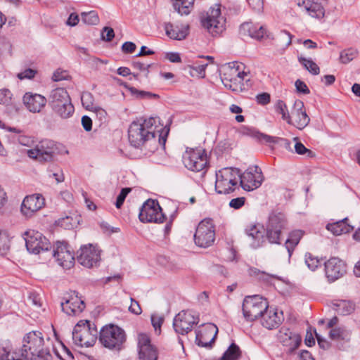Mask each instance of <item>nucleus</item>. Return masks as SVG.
I'll list each match as a JSON object with an SVG mask.
<instances>
[{
	"instance_id": "1",
	"label": "nucleus",
	"mask_w": 360,
	"mask_h": 360,
	"mask_svg": "<svg viewBox=\"0 0 360 360\" xmlns=\"http://www.w3.org/2000/svg\"><path fill=\"white\" fill-rule=\"evenodd\" d=\"M158 117H140L133 121L128 129L130 144L134 148H143L146 155L155 152L158 144L165 146L168 131L163 134V127L159 126Z\"/></svg>"
},
{
	"instance_id": "2",
	"label": "nucleus",
	"mask_w": 360,
	"mask_h": 360,
	"mask_svg": "<svg viewBox=\"0 0 360 360\" xmlns=\"http://www.w3.org/2000/svg\"><path fill=\"white\" fill-rule=\"evenodd\" d=\"M215 191L219 194H229L239 189L240 169L224 167L216 172Z\"/></svg>"
},
{
	"instance_id": "3",
	"label": "nucleus",
	"mask_w": 360,
	"mask_h": 360,
	"mask_svg": "<svg viewBox=\"0 0 360 360\" xmlns=\"http://www.w3.org/2000/svg\"><path fill=\"white\" fill-rule=\"evenodd\" d=\"M126 339L127 336L124 330L114 324L103 326L99 333L101 344L105 348L112 350H121Z\"/></svg>"
},
{
	"instance_id": "4",
	"label": "nucleus",
	"mask_w": 360,
	"mask_h": 360,
	"mask_svg": "<svg viewBox=\"0 0 360 360\" xmlns=\"http://www.w3.org/2000/svg\"><path fill=\"white\" fill-rule=\"evenodd\" d=\"M98 331L96 326L89 321L81 320L75 326L72 331V340L79 347H91L96 341Z\"/></svg>"
},
{
	"instance_id": "5",
	"label": "nucleus",
	"mask_w": 360,
	"mask_h": 360,
	"mask_svg": "<svg viewBox=\"0 0 360 360\" xmlns=\"http://www.w3.org/2000/svg\"><path fill=\"white\" fill-rule=\"evenodd\" d=\"M285 215L281 212L272 213L266 225V238L270 243L280 244L282 231L287 229Z\"/></svg>"
},
{
	"instance_id": "6",
	"label": "nucleus",
	"mask_w": 360,
	"mask_h": 360,
	"mask_svg": "<svg viewBox=\"0 0 360 360\" xmlns=\"http://www.w3.org/2000/svg\"><path fill=\"white\" fill-rule=\"evenodd\" d=\"M268 308L266 300L259 295L246 297L243 303V313L247 321H252L261 317Z\"/></svg>"
},
{
	"instance_id": "7",
	"label": "nucleus",
	"mask_w": 360,
	"mask_h": 360,
	"mask_svg": "<svg viewBox=\"0 0 360 360\" xmlns=\"http://www.w3.org/2000/svg\"><path fill=\"white\" fill-rule=\"evenodd\" d=\"M56 150L57 147L53 141L44 139L39 142L34 148L27 150V155L39 162H49L53 160Z\"/></svg>"
},
{
	"instance_id": "8",
	"label": "nucleus",
	"mask_w": 360,
	"mask_h": 360,
	"mask_svg": "<svg viewBox=\"0 0 360 360\" xmlns=\"http://www.w3.org/2000/svg\"><path fill=\"white\" fill-rule=\"evenodd\" d=\"M44 349V340L41 333L39 331H31L27 333L23 338L20 356L26 358L28 360L30 356L39 353Z\"/></svg>"
},
{
	"instance_id": "9",
	"label": "nucleus",
	"mask_w": 360,
	"mask_h": 360,
	"mask_svg": "<svg viewBox=\"0 0 360 360\" xmlns=\"http://www.w3.org/2000/svg\"><path fill=\"white\" fill-rule=\"evenodd\" d=\"M215 239L214 226L212 220L205 219L201 221L194 234L195 243L200 248L212 245Z\"/></svg>"
},
{
	"instance_id": "10",
	"label": "nucleus",
	"mask_w": 360,
	"mask_h": 360,
	"mask_svg": "<svg viewBox=\"0 0 360 360\" xmlns=\"http://www.w3.org/2000/svg\"><path fill=\"white\" fill-rule=\"evenodd\" d=\"M139 218L143 223H162L166 217L158 200L148 199L142 205Z\"/></svg>"
},
{
	"instance_id": "11",
	"label": "nucleus",
	"mask_w": 360,
	"mask_h": 360,
	"mask_svg": "<svg viewBox=\"0 0 360 360\" xmlns=\"http://www.w3.org/2000/svg\"><path fill=\"white\" fill-rule=\"evenodd\" d=\"M183 162L188 169L198 172L207 167V155L201 148L187 150L183 156Z\"/></svg>"
},
{
	"instance_id": "12",
	"label": "nucleus",
	"mask_w": 360,
	"mask_h": 360,
	"mask_svg": "<svg viewBox=\"0 0 360 360\" xmlns=\"http://www.w3.org/2000/svg\"><path fill=\"white\" fill-rule=\"evenodd\" d=\"M53 257L57 264L65 269L75 264V257L70 245L64 241H57L53 246Z\"/></svg>"
},
{
	"instance_id": "13",
	"label": "nucleus",
	"mask_w": 360,
	"mask_h": 360,
	"mask_svg": "<svg viewBox=\"0 0 360 360\" xmlns=\"http://www.w3.org/2000/svg\"><path fill=\"white\" fill-rule=\"evenodd\" d=\"M27 250L32 254H39L51 248V243L43 234L35 230H28L25 233Z\"/></svg>"
},
{
	"instance_id": "14",
	"label": "nucleus",
	"mask_w": 360,
	"mask_h": 360,
	"mask_svg": "<svg viewBox=\"0 0 360 360\" xmlns=\"http://www.w3.org/2000/svg\"><path fill=\"white\" fill-rule=\"evenodd\" d=\"M240 185L248 191L259 188L263 181L264 176L261 169L257 166L248 168L243 174L240 172Z\"/></svg>"
},
{
	"instance_id": "15",
	"label": "nucleus",
	"mask_w": 360,
	"mask_h": 360,
	"mask_svg": "<svg viewBox=\"0 0 360 360\" xmlns=\"http://www.w3.org/2000/svg\"><path fill=\"white\" fill-rule=\"evenodd\" d=\"M224 22L219 8H210L206 16L201 20L202 26L213 36L219 34L224 30Z\"/></svg>"
},
{
	"instance_id": "16",
	"label": "nucleus",
	"mask_w": 360,
	"mask_h": 360,
	"mask_svg": "<svg viewBox=\"0 0 360 360\" xmlns=\"http://www.w3.org/2000/svg\"><path fill=\"white\" fill-rule=\"evenodd\" d=\"M199 322L198 316L191 311H181L174 319L173 327L178 334L185 335L192 330Z\"/></svg>"
},
{
	"instance_id": "17",
	"label": "nucleus",
	"mask_w": 360,
	"mask_h": 360,
	"mask_svg": "<svg viewBox=\"0 0 360 360\" xmlns=\"http://www.w3.org/2000/svg\"><path fill=\"white\" fill-rule=\"evenodd\" d=\"M77 259L86 268L97 266L101 260L100 251L91 244L84 245L78 250Z\"/></svg>"
},
{
	"instance_id": "18",
	"label": "nucleus",
	"mask_w": 360,
	"mask_h": 360,
	"mask_svg": "<svg viewBox=\"0 0 360 360\" xmlns=\"http://www.w3.org/2000/svg\"><path fill=\"white\" fill-rule=\"evenodd\" d=\"M277 338L288 354H292L295 351L302 342L301 336L287 328H281L278 333Z\"/></svg>"
},
{
	"instance_id": "19",
	"label": "nucleus",
	"mask_w": 360,
	"mask_h": 360,
	"mask_svg": "<svg viewBox=\"0 0 360 360\" xmlns=\"http://www.w3.org/2000/svg\"><path fill=\"white\" fill-rule=\"evenodd\" d=\"M45 205V199L41 194L35 193L27 195L21 204V213L30 217L34 213L41 210Z\"/></svg>"
},
{
	"instance_id": "20",
	"label": "nucleus",
	"mask_w": 360,
	"mask_h": 360,
	"mask_svg": "<svg viewBox=\"0 0 360 360\" xmlns=\"http://www.w3.org/2000/svg\"><path fill=\"white\" fill-rule=\"evenodd\" d=\"M64 300L60 304L62 310L69 316H76L85 308L84 302L75 291L72 292L68 297H64Z\"/></svg>"
},
{
	"instance_id": "21",
	"label": "nucleus",
	"mask_w": 360,
	"mask_h": 360,
	"mask_svg": "<svg viewBox=\"0 0 360 360\" xmlns=\"http://www.w3.org/2000/svg\"><path fill=\"white\" fill-rule=\"evenodd\" d=\"M325 273L328 280L333 282L346 273L345 263L338 257H331L325 263Z\"/></svg>"
},
{
	"instance_id": "22",
	"label": "nucleus",
	"mask_w": 360,
	"mask_h": 360,
	"mask_svg": "<svg viewBox=\"0 0 360 360\" xmlns=\"http://www.w3.org/2000/svg\"><path fill=\"white\" fill-rule=\"evenodd\" d=\"M291 122L298 129H303L309 123L310 119L307 115L304 109V103L300 100H296L294 103L293 108L291 112Z\"/></svg>"
},
{
	"instance_id": "23",
	"label": "nucleus",
	"mask_w": 360,
	"mask_h": 360,
	"mask_svg": "<svg viewBox=\"0 0 360 360\" xmlns=\"http://www.w3.org/2000/svg\"><path fill=\"white\" fill-rule=\"evenodd\" d=\"M247 240L252 249H257L265 243L264 229L260 224H250L245 229Z\"/></svg>"
},
{
	"instance_id": "24",
	"label": "nucleus",
	"mask_w": 360,
	"mask_h": 360,
	"mask_svg": "<svg viewBox=\"0 0 360 360\" xmlns=\"http://www.w3.org/2000/svg\"><path fill=\"white\" fill-rule=\"evenodd\" d=\"M217 333V327L214 324L208 323L202 330L196 333L195 342L200 347H211L214 342Z\"/></svg>"
},
{
	"instance_id": "25",
	"label": "nucleus",
	"mask_w": 360,
	"mask_h": 360,
	"mask_svg": "<svg viewBox=\"0 0 360 360\" xmlns=\"http://www.w3.org/2000/svg\"><path fill=\"white\" fill-rule=\"evenodd\" d=\"M261 318L262 325L269 330L278 328L283 321L282 311H278L275 309L269 307L265 309Z\"/></svg>"
},
{
	"instance_id": "26",
	"label": "nucleus",
	"mask_w": 360,
	"mask_h": 360,
	"mask_svg": "<svg viewBox=\"0 0 360 360\" xmlns=\"http://www.w3.org/2000/svg\"><path fill=\"white\" fill-rule=\"evenodd\" d=\"M0 105L5 107V112L9 116L15 115L20 111V104L15 102L12 92L8 89H0Z\"/></svg>"
},
{
	"instance_id": "27",
	"label": "nucleus",
	"mask_w": 360,
	"mask_h": 360,
	"mask_svg": "<svg viewBox=\"0 0 360 360\" xmlns=\"http://www.w3.org/2000/svg\"><path fill=\"white\" fill-rule=\"evenodd\" d=\"M23 103L32 112H39L46 105V98L38 94L26 93L22 98Z\"/></svg>"
},
{
	"instance_id": "28",
	"label": "nucleus",
	"mask_w": 360,
	"mask_h": 360,
	"mask_svg": "<svg viewBox=\"0 0 360 360\" xmlns=\"http://www.w3.org/2000/svg\"><path fill=\"white\" fill-rule=\"evenodd\" d=\"M240 33L243 36H249L256 39H261L265 36L269 37L266 30L264 26L252 22L243 23L240 27Z\"/></svg>"
},
{
	"instance_id": "29",
	"label": "nucleus",
	"mask_w": 360,
	"mask_h": 360,
	"mask_svg": "<svg viewBox=\"0 0 360 360\" xmlns=\"http://www.w3.org/2000/svg\"><path fill=\"white\" fill-rule=\"evenodd\" d=\"M298 5L303 8L312 18L321 19L325 15V10L320 3L311 1L310 0H303L302 3L299 2Z\"/></svg>"
},
{
	"instance_id": "30",
	"label": "nucleus",
	"mask_w": 360,
	"mask_h": 360,
	"mask_svg": "<svg viewBox=\"0 0 360 360\" xmlns=\"http://www.w3.org/2000/svg\"><path fill=\"white\" fill-rule=\"evenodd\" d=\"M166 34L171 39L181 40L188 35V26H179L170 22L165 24Z\"/></svg>"
},
{
	"instance_id": "31",
	"label": "nucleus",
	"mask_w": 360,
	"mask_h": 360,
	"mask_svg": "<svg viewBox=\"0 0 360 360\" xmlns=\"http://www.w3.org/2000/svg\"><path fill=\"white\" fill-rule=\"evenodd\" d=\"M20 349L11 353V345L9 342H6L0 345V360H27L20 356Z\"/></svg>"
},
{
	"instance_id": "32",
	"label": "nucleus",
	"mask_w": 360,
	"mask_h": 360,
	"mask_svg": "<svg viewBox=\"0 0 360 360\" xmlns=\"http://www.w3.org/2000/svg\"><path fill=\"white\" fill-rule=\"evenodd\" d=\"M348 219L345 218L337 222L329 224L326 228L328 231L332 232L334 235L339 236L343 233L350 232L354 229V227L347 223Z\"/></svg>"
},
{
	"instance_id": "33",
	"label": "nucleus",
	"mask_w": 360,
	"mask_h": 360,
	"mask_svg": "<svg viewBox=\"0 0 360 360\" xmlns=\"http://www.w3.org/2000/svg\"><path fill=\"white\" fill-rule=\"evenodd\" d=\"M53 111L63 119L71 117L75 111L71 100L51 106Z\"/></svg>"
},
{
	"instance_id": "34",
	"label": "nucleus",
	"mask_w": 360,
	"mask_h": 360,
	"mask_svg": "<svg viewBox=\"0 0 360 360\" xmlns=\"http://www.w3.org/2000/svg\"><path fill=\"white\" fill-rule=\"evenodd\" d=\"M49 103L51 107L55 104L61 103L70 101V97L64 88H56L51 91L49 97Z\"/></svg>"
},
{
	"instance_id": "35",
	"label": "nucleus",
	"mask_w": 360,
	"mask_h": 360,
	"mask_svg": "<svg viewBox=\"0 0 360 360\" xmlns=\"http://www.w3.org/2000/svg\"><path fill=\"white\" fill-rule=\"evenodd\" d=\"M206 60H208V62L205 63L196 62L195 63L196 66L195 68H207L209 65H217L218 68L225 67V66H227V68H240L241 66H243V68L246 67V65H245L243 63H242L240 61H231V62H228V63H214V58L212 56H207L206 57ZM188 68H194V67L192 65H188Z\"/></svg>"
},
{
	"instance_id": "36",
	"label": "nucleus",
	"mask_w": 360,
	"mask_h": 360,
	"mask_svg": "<svg viewBox=\"0 0 360 360\" xmlns=\"http://www.w3.org/2000/svg\"><path fill=\"white\" fill-rule=\"evenodd\" d=\"M303 235L304 232L301 230H295L290 233L288 238L286 240L285 244L289 257H291L295 248L298 245Z\"/></svg>"
},
{
	"instance_id": "37",
	"label": "nucleus",
	"mask_w": 360,
	"mask_h": 360,
	"mask_svg": "<svg viewBox=\"0 0 360 360\" xmlns=\"http://www.w3.org/2000/svg\"><path fill=\"white\" fill-rule=\"evenodd\" d=\"M194 0H174L173 6L181 15H188L193 6Z\"/></svg>"
},
{
	"instance_id": "38",
	"label": "nucleus",
	"mask_w": 360,
	"mask_h": 360,
	"mask_svg": "<svg viewBox=\"0 0 360 360\" xmlns=\"http://www.w3.org/2000/svg\"><path fill=\"white\" fill-rule=\"evenodd\" d=\"M329 337L331 340L335 341H348L350 339V333L343 327H338L330 330Z\"/></svg>"
},
{
	"instance_id": "39",
	"label": "nucleus",
	"mask_w": 360,
	"mask_h": 360,
	"mask_svg": "<svg viewBox=\"0 0 360 360\" xmlns=\"http://www.w3.org/2000/svg\"><path fill=\"white\" fill-rule=\"evenodd\" d=\"M333 309L338 314L347 315L351 314L354 307V304L349 301L340 300L333 304Z\"/></svg>"
},
{
	"instance_id": "40",
	"label": "nucleus",
	"mask_w": 360,
	"mask_h": 360,
	"mask_svg": "<svg viewBox=\"0 0 360 360\" xmlns=\"http://www.w3.org/2000/svg\"><path fill=\"white\" fill-rule=\"evenodd\" d=\"M241 356L240 347L232 343L224 352L220 360H238Z\"/></svg>"
},
{
	"instance_id": "41",
	"label": "nucleus",
	"mask_w": 360,
	"mask_h": 360,
	"mask_svg": "<svg viewBox=\"0 0 360 360\" xmlns=\"http://www.w3.org/2000/svg\"><path fill=\"white\" fill-rule=\"evenodd\" d=\"M359 51L353 48L342 50L340 53V61L342 64L346 65L357 57Z\"/></svg>"
},
{
	"instance_id": "42",
	"label": "nucleus",
	"mask_w": 360,
	"mask_h": 360,
	"mask_svg": "<svg viewBox=\"0 0 360 360\" xmlns=\"http://www.w3.org/2000/svg\"><path fill=\"white\" fill-rule=\"evenodd\" d=\"M139 359L141 360H157L158 352L153 345L146 347V350L139 349Z\"/></svg>"
},
{
	"instance_id": "43",
	"label": "nucleus",
	"mask_w": 360,
	"mask_h": 360,
	"mask_svg": "<svg viewBox=\"0 0 360 360\" xmlns=\"http://www.w3.org/2000/svg\"><path fill=\"white\" fill-rule=\"evenodd\" d=\"M129 91L131 95L136 98L148 100L159 98V96L158 94L150 91H140L134 87L129 88Z\"/></svg>"
},
{
	"instance_id": "44",
	"label": "nucleus",
	"mask_w": 360,
	"mask_h": 360,
	"mask_svg": "<svg viewBox=\"0 0 360 360\" xmlns=\"http://www.w3.org/2000/svg\"><path fill=\"white\" fill-rule=\"evenodd\" d=\"M82 20L85 24L91 25H97L99 22L98 15L95 11L82 13Z\"/></svg>"
},
{
	"instance_id": "45",
	"label": "nucleus",
	"mask_w": 360,
	"mask_h": 360,
	"mask_svg": "<svg viewBox=\"0 0 360 360\" xmlns=\"http://www.w3.org/2000/svg\"><path fill=\"white\" fill-rule=\"evenodd\" d=\"M276 110L282 115V119L287 122H291V115H290L286 104L284 101L279 100L276 104Z\"/></svg>"
},
{
	"instance_id": "46",
	"label": "nucleus",
	"mask_w": 360,
	"mask_h": 360,
	"mask_svg": "<svg viewBox=\"0 0 360 360\" xmlns=\"http://www.w3.org/2000/svg\"><path fill=\"white\" fill-rule=\"evenodd\" d=\"M81 101L83 106L87 110H93L96 106L94 103V96L89 92H84L82 94Z\"/></svg>"
},
{
	"instance_id": "47",
	"label": "nucleus",
	"mask_w": 360,
	"mask_h": 360,
	"mask_svg": "<svg viewBox=\"0 0 360 360\" xmlns=\"http://www.w3.org/2000/svg\"><path fill=\"white\" fill-rule=\"evenodd\" d=\"M305 263L311 271H315L321 265V262L318 257L309 252L305 255Z\"/></svg>"
},
{
	"instance_id": "48",
	"label": "nucleus",
	"mask_w": 360,
	"mask_h": 360,
	"mask_svg": "<svg viewBox=\"0 0 360 360\" xmlns=\"http://www.w3.org/2000/svg\"><path fill=\"white\" fill-rule=\"evenodd\" d=\"M28 360H52V356L49 349L45 348L40 352L30 356Z\"/></svg>"
},
{
	"instance_id": "49",
	"label": "nucleus",
	"mask_w": 360,
	"mask_h": 360,
	"mask_svg": "<svg viewBox=\"0 0 360 360\" xmlns=\"http://www.w3.org/2000/svg\"><path fill=\"white\" fill-rule=\"evenodd\" d=\"M70 78H71V77H70L68 71L66 70H63V69H57L53 75V79L55 82L68 80Z\"/></svg>"
},
{
	"instance_id": "50",
	"label": "nucleus",
	"mask_w": 360,
	"mask_h": 360,
	"mask_svg": "<svg viewBox=\"0 0 360 360\" xmlns=\"http://www.w3.org/2000/svg\"><path fill=\"white\" fill-rule=\"evenodd\" d=\"M9 249V238L5 233L0 232V255H4Z\"/></svg>"
},
{
	"instance_id": "51",
	"label": "nucleus",
	"mask_w": 360,
	"mask_h": 360,
	"mask_svg": "<svg viewBox=\"0 0 360 360\" xmlns=\"http://www.w3.org/2000/svg\"><path fill=\"white\" fill-rule=\"evenodd\" d=\"M138 345L139 349L146 350V347L152 345L150 339L147 334L141 333L138 336Z\"/></svg>"
},
{
	"instance_id": "52",
	"label": "nucleus",
	"mask_w": 360,
	"mask_h": 360,
	"mask_svg": "<svg viewBox=\"0 0 360 360\" xmlns=\"http://www.w3.org/2000/svg\"><path fill=\"white\" fill-rule=\"evenodd\" d=\"M131 188H124L121 190L115 202V206L117 209H120L122 206L127 195L131 192Z\"/></svg>"
},
{
	"instance_id": "53",
	"label": "nucleus",
	"mask_w": 360,
	"mask_h": 360,
	"mask_svg": "<svg viewBox=\"0 0 360 360\" xmlns=\"http://www.w3.org/2000/svg\"><path fill=\"white\" fill-rule=\"evenodd\" d=\"M164 322V318L161 316L157 315V314H153L151 316V323L155 329V330L158 333V334L160 333L161 331V326Z\"/></svg>"
},
{
	"instance_id": "54",
	"label": "nucleus",
	"mask_w": 360,
	"mask_h": 360,
	"mask_svg": "<svg viewBox=\"0 0 360 360\" xmlns=\"http://www.w3.org/2000/svg\"><path fill=\"white\" fill-rule=\"evenodd\" d=\"M257 138L262 143L267 144L276 143L278 142L279 138L276 136H271L267 134L259 133L257 135Z\"/></svg>"
},
{
	"instance_id": "55",
	"label": "nucleus",
	"mask_w": 360,
	"mask_h": 360,
	"mask_svg": "<svg viewBox=\"0 0 360 360\" xmlns=\"http://www.w3.org/2000/svg\"><path fill=\"white\" fill-rule=\"evenodd\" d=\"M37 74V71L34 69H25L24 71L18 73L17 77L20 80L22 79H31L34 77Z\"/></svg>"
},
{
	"instance_id": "56",
	"label": "nucleus",
	"mask_w": 360,
	"mask_h": 360,
	"mask_svg": "<svg viewBox=\"0 0 360 360\" xmlns=\"http://www.w3.org/2000/svg\"><path fill=\"white\" fill-rule=\"evenodd\" d=\"M186 75H189L193 78L201 79L205 77V69H185Z\"/></svg>"
},
{
	"instance_id": "57",
	"label": "nucleus",
	"mask_w": 360,
	"mask_h": 360,
	"mask_svg": "<svg viewBox=\"0 0 360 360\" xmlns=\"http://www.w3.org/2000/svg\"><path fill=\"white\" fill-rule=\"evenodd\" d=\"M295 152L299 155H304L307 154L308 157H311L313 155V152L309 149H307L302 143L296 142L295 145Z\"/></svg>"
},
{
	"instance_id": "58",
	"label": "nucleus",
	"mask_w": 360,
	"mask_h": 360,
	"mask_svg": "<svg viewBox=\"0 0 360 360\" xmlns=\"http://www.w3.org/2000/svg\"><path fill=\"white\" fill-rule=\"evenodd\" d=\"M245 200L246 199L244 197L233 198L230 200L229 206L235 210H238L245 205Z\"/></svg>"
},
{
	"instance_id": "59",
	"label": "nucleus",
	"mask_w": 360,
	"mask_h": 360,
	"mask_svg": "<svg viewBox=\"0 0 360 360\" xmlns=\"http://www.w3.org/2000/svg\"><path fill=\"white\" fill-rule=\"evenodd\" d=\"M298 60L301 65L304 68H318L316 64L309 58H306L302 55L298 56Z\"/></svg>"
},
{
	"instance_id": "60",
	"label": "nucleus",
	"mask_w": 360,
	"mask_h": 360,
	"mask_svg": "<svg viewBox=\"0 0 360 360\" xmlns=\"http://www.w3.org/2000/svg\"><path fill=\"white\" fill-rule=\"evenodd\" d=\"M100 227L105 233L110 234L112 233H117L120 231L119 228L111 226L108 222L102 221L100 223Z\"/></svg>"
},
{
	"instance_id": "61",
	"label": "nucleus",
	"mask_w": 360,
	"mask_h": 360,
	"mask_svg": "<svg viewBox=\"0 0 360 360\" xmlns=\"http://www.w3.org/2000/svg\"><path fill=\"white\" fill-rule=\"evenodd\" d=\"M102 39L110 41L115 37V32L112 28L105 27L101 34Z\"/></svg>"
},
{
	"instance_id": "62",
	"label": "nucleus",
	"mask_w": 360,
	"mask_h": 360,
	"mask_svg": "<svg viewBox=\"0 0 360 360\" xmlns=\"http://www.w3.org/2000/svg\"><path fill=\"white\" fill-rule=\"evenodd\" d=\"M295 85L297 91L299 93H302L304 94H309L310 91H309V88L307 87V84L302 80H300V79L296 80Z\"/></svg>"
},
{
	"instance_id": "63",
	"label": "nucleus",
	"mask_w": 360,
	"mask_h": 360,
	"mask_svg": "<svg viewBox=\"0 0 360 360\" xmlns=\"http://www.w3.org/2000/svg\"><path fill=\"white\" fill-rule=\"evenodd\" d=\"M131 304L129 307V311L134 314L139 315L142 312L139 303L133 298L130 299Z\"/></svg>"
},
{
	"instance_id": "64",
	"label": "nucleus",
	"mask_w": 360,
	"mask_h": 360,
	"mask_svg": "<svg viewBox=\"0 0 360 360\" xmlns=\"http://www.w3.org/2000/svg\"><path fill=\"white\" fill-rule=\"evenodd\" d=\"M271 96L268 93H262L256 96L257 103L260 105H266L270 103Z\"/></svg>"
}]
</instances>
